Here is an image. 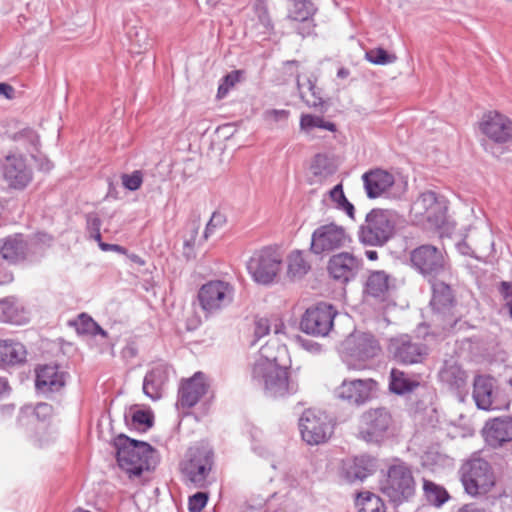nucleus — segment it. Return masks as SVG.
<instances>
[{
  "instance_id": "f257e3e1",
  "label": "nucleus",
  "mask_w": 512,
  "mask_h": 512,
  "mask_svg": "<svg viewBox=\"0 0 512 512\" xmlns=\"http://www.w3.org/2000/svg\"><path fill=\"white\" fill-rule=\"evenodd\" d=\"M280 352H285V349L276 350L274 346L266 344L261 347L251 366L252 382L271 399H285L299 391L297 377L290 373L289 367L279 363Z\"/></svg>"
},
{
  "instance_id": "f03ea898",
  "label": "nucleus",
  "mask_w": 512,
  "mask_h": 512,
  "mask_svg": "<svg viewBox=\"0 0 512 512\" xmlns=\"http://www.w3.org/2000/svg\"><path fill=\"white\" fill-rule=\"evenodd\" d=\"M398 223L399 215L395 211L374 208L359 226L358 240L365 246L382 247L394 237Z\"/></svg>"
},
{
  "instance_id": "7ed1b4c3",
  "label": "nucleus",
  "mask_w": 512,
  "mask_h": 512,
  "mask_svg": "<svg viewBox=\"0 0 512 512\" xmlns=\"http://www.w3.org/2000/svg\"><path fill=\"white\" fill-rule=\"evenodd\" d=\"M117 450L116 457L119 467L129 478L140 476L143 471L154 467V450L150 444L131 439L123 434L114 440Z\"/></svg>"
},
{
  "instance_id": "20e7f679",
  "label": "nucleus",
  "mask_w": 512,
  "mask_h": 512,
  "mask_svg": "<svg viewBox=\"0 0 512 512\" xmlns=\"http://www.w3.org/2000/svg\"><path fill=\"white\" fill-rule=\"evenodd\" d=\"M213 463L214 454L209 447L204 445L190 447L180 463V471L185 483L195 488L206 487Z\"/></svg>"
},
{
  "instance_id": "39448f33",
  "label": "nucleus",
  "mask_w": 512,
  "mask_h": 512,
  "mask_svg": "<svg viewBox=\"0 0 512 512\" xmlns=\"http://www.w3.org/2000/svg\"><path fill=\"white\" fill-rule=\"evenodd\" d=\"M380 490L395 504L408 501L415 493V480L410 467L404 462L390 465L380 481Z\"/></svg>"
},
{
  "instance_id": "423d86ee",
  "label": "nucleus",
  "mask_w": 512,
  "mask_h": 512,
  "mask_svg": "<svg viewBox=\"0 0 512 512\" xmlns=\"http://www.w3.org/2000/svg\"><path fill=\"white\" fill-rule=\"evenodd\" d=\"M459 473L465 492L472 497L486 495L496 484V477L491 465L481 458L465 462Z\"/></svg>"
},
{
  "instance_id": "0eeeda50",
  "label": "nucleus",
  "mask_w": 512,
  "mask_h": 512,
  "mask_svg": "<svg viewBox=\"0 0 512 512\" xmlns=\"http://www.w3.org/2000/svg\"><path fill=\"white\" fill-rule=\"evenodd\" d=\"M483 135L481 145L486 152H493V145L503 146L512 142V119L496 110L485 112L478 122Z\"/></svg>"
},
{
  "instance_id": "6e6552de",
  "label": "nucleus",
  "mask_w": 512,
  "mask_h": 512,
  "mask_svg": "<svg viewBox=\"0 0 512 512\" xmlns=\"http://www.w3.org/2000/svg\"><path fill=\"white\" fill-rule=\"evenodd\" d=\"M411 266L429 282L445 274L449 270L447 256L443 249L423 244L410 252Z\"/></svg>"
},
{
  "instance_id": "1a4fd4ad",
  "label": "nucleus",
  "mask_w": 512,
  "mask_h": 512,
  "mask_svg": "<svg viewBox=\"0 0 512 512\" xmlns=\"http://www.w3.org/2000/svg\"><path fill=\"white\" fill-rule=\"evenodd\" d=\"M0 255L10 264L35 263L44 255V248L36 239L16 233L0 239Z\"/></svg>"
},
{
  "instance_id": "9d476101",
  "label": "nucleus",
  "mask_w": 512,
  "mask_h": 512,
  "mask_svg": "<svg viewBox=\"0 0 512 512\" xmlns=\"http://www.w3.org/2000/svg\"><path fill=\"white\" fill-rule=\"evenodd\" d=\"M334 427L333 419L318 409H306L299 419L301 437L309 445L327 442L334 432Z\"/></svg>"
},
{
  "instance_id": "9b49d317",
  "label": "nucleus",
  "mask_w": 512,
  "mask_h": 512,
  "mask_svg": "<svg viewBox=\"0 0 512 512\" xmlns=\"http://www.w3.org/2000/svg\"><path fill=\"white\" fill-rule=\"evenodd\" d=\"M393 424L390 411L384 407L370 408L359 417L358 438L367 443H381Z\"/></svg>"
},
{
  "instance_id": "f8f14e48",
  "label": "nucleus",
  "mask_w": 512,
  "mask_h": 512,
  "mask_svg": "<svg viewBox=\"0 0 512 512\" xmlns=\"http://www.w3.org/2000/svg\"><path fill=\"white\" fill-rule=\"evenodd\" d=\"M234 287L226 281L211 280L198 291V302L206 317L213 316L228 307L234 299Z\"/></svg>"
},
{
  "instance_id": "ddd939ff",
  "label": "nucleus",
  "mask_w": 512,
  "mask_h": 512,
  "mask_svg": "<svg viewBox=\"0 0 512 512\" xmlns=\"http://www.w3.org/2000/svg\"><path fill=\"white\" fill-rule=\"evenodd\" d=\"M351 242L346 228L335 222L319 225L311 235L310 251L315 255L329 254L340 250Z\"/></svg>"
},
{
  "instance_id": "4468645a",
  "label": "nucleus",
  "mask_w": 512,
  "mask_h": 512,
  "mask_svg": "<svg viewBox=\"0 0 512 512\" xmlns=\"http://www.w3.org/2000/svg\"><path fill=\"white\" fill-rule=\"evenodd\" d=\"M282 268V255L271 247L255 252L247 263V270L253 280L268 285L274 282Z\"/></svg>"
},
{
  "instance_id": "2eb2a0df",
  "label": "nucleus",
  "mask_w": 512,
  "mask_h": 512,
  "mask_svg": "<svg viewBox=\"0 0 512 512\" xmlns=\"http://www.w3.org/2000/svg\"><path fill=\"white\" fill-rule=\"evenodd\" d=\"M336 315L337 311L331 304L318 303L308 308L302 316L301 330L316 337L327 336L333 327Z\"/></svg>"
},
{
  "instance_id": "dca6fc26",
  "label": "nucleus",
  "mask_w": 512,
  "mask_h": 512,
  "mask_svg": "<svg viewBox=\"0 0 512 512\" xmlns=\"http://www.w3.org/2000/svg\"><path fill=\"white\" fill-rule=\"evenodd\" d=\"M389 351L395 360L403 364L421 363L428 355V347L418 337L408 334L392 338Z\"/></svg>"
},
{
  "instance_id": "f3484780",
  "label": "nucleus",
  "mask_w": 512,
  "mask_h": 512,
  "mask_svg": "<svg viewBox=\"0 0 512 512\" xmlns=\"http://www.w3.org/2000/svg\"><path fill=\"white\" fill-rule=\"evenodd\" d=\"M376 390L377 382L371 378L344 379L335 393L340 400L358 407L369 402Z\"/></svg>"
},
{
  "instance_id": "a211bd4d",
  "label": "nucleus",
  "mask_w": 512,
  "mask_h": 512,
  "mask_svg": "<svg viewBox=\"0 0 512 512\" xmlns=\"http://www.w3.org/2000/svg\"><path fill=\"white\" fill-rule=\"evenodd\" d=\"M432 283V299L430 305L435 313L434 321L442 322V329H451L456 324V318L451 313L453 294L449 285L444 282Z\"/></svg>"
},
{
  "instance_id": "6ab92c4d",
  "label": "nucleus",
  "mask_w": 512,
  "mask_h": 512,
  "mask_svg": "<svg viewBox=\"0 0 512 512\" xmlns=\"http://www.w3.org/2000/svg\"><path fill=\"white\" fill-rule=\"evenodd\" d=\"M4 179L11 188L23 190L33 179L32 168L22 155H7L2 162Z\"/></svg>"
},
{
  "instance_id": "aec40b11",
  "label": "nucleus",
  "mask_w": 512,
  "mask_h": 512,
  "mask_svg": "<svg viewBox=\"0 0 512 512\" xmlns=\"http://www.w3.org/2000/svg\"><path fill=\"white\" fill-rule=\"evenodd\" d=\"M362 259L349 252H340L330 257L327 270L329 275L341 283L353 280L362 268Z\"/></svg>"
},
{
  "instance_id": "412c9836",
  "label": "nucleus",
  "mask_w": 512,
  "mask_h": 512,
  "mask_svg": "<svg viewBox=\"0 0 512 512\" xmlns=\"http://www.w3.org/2000/svg\"><path fill=\"white\" fill-rule=\"evenodd\" d=\"M482 433L490 447H502L512 441V418L508 416L493 418L486 422Z\"/></svg>"
},
{
  "instance_id": "4be33fe9",
  "label": "nucleus",
  "mask_w": 512,
  "mask_h": 512,
  "mask_svg": "<svg viewBox=\"0 0 512 512\" xmlns=\"http://www.w3.org/2000/svg\"><path fill=\"white\" fill-rule=\"evenodd\" d=\"M208 384L202 372H196L191 378L182 382L177 404L182 408H191L207 393Z\"/></svg>"
},
{
  "instance_id": "5701e85b",
  "label": "nucleus",
  "mask_w": 512,
  "mask_h": 512,
  "mask_svg": "<svg viewBox=\"0 0 512 512\" xmlns=\"http://www.w3.org/2000/svg\"><path fill=\"white\" fill-rule=\"evenodd\" d=\"M473 399L479 409H499L500 405L496 400L495 380L490 376H477L473 384Z\"/></svg>"
},
{
  "instance_id": "b1692460",
  "label": "nucleus",
  "mask_w": 512,
  "mask_h": 512,
  "mask_svg": "<svg viewBox=\"0 0 512 512\" xmlns=\"http://www.w3.org/2000/svg\"><path fill=\"white\" fill-rule=\"evenodd\" d=\"M367 197L375 199L387 192L395 182L394 176L383 169L376 168L367 171L362 176Z\"/></svg>"
},
{
  "instance_id": "393cba45",
  "label": "nucleus",
  "mask_w": 512,
  "mask_h": 512,
  "mask_svg": "<svg viewBox=\"0 0 512 512\" xmlns=\"http://www.w3.org/2000/svg\"><path fill=\"white\" fill-rule=\"evenodd\" d=\"M169 367L158 364L148 371L143 380V392L152 400H158L163 395L164 386L169 378Z\"/></svg>"
},
{
  "instance_id": "a878e982",
  "label": "nucleus",
  "mask_w": 512,
  "mask_h": 512,
  "mask_svg": "<svg viewBox=\"0 0 512 512\" xmlns=\"http://www.w3.org/2000/svg\"><path fill=\"white\" fill-rule=\"evenodd\" d=\"M65 385V373L57 365H44L37 370L36 387L46 392L59 391Z\"/></svg>"
},
{
  "instance_id": "bb28decb",
  "label": "nucleus",
  "mask_w": 512,
  "mask_h": 512,
  "mask_svg": "<svg viewBox=\"0 0 512 512\" xmlns=\"http://www.w3.org/2000/svg\"><path fill=\"white\" fill-rule=\"evenodd\" d=\"M394 287L389 274L383 270L372 271L367 277L365 292L377 300L385 301Z\"/></svg>"
},
{
  "instance_id": "cd10ccee",
  "label": "nucleus",
  "mask_w": 512,
  "mask_h": 512,
  "mask_svg": "<svg viewBox=\"0 0 512 512\" xmlns=\"http://www.w3.org/2000/svg\"><path fill=\"white\" fill-rule=\"evenodd\" d=\"M25 346L13 339H0V367L16 366L26 361Z\"/></svg>"
},
{
  "instance_id": "c85d7f7f",
  "label": "nucleus",
  "mask_w": 512,
  "mask_h": 512,
  "mask_svg": "<svg viewBox=\"0 0 512 512\" xmlns=\"http://www.w3.org/2000/svg\"><path fill=\"white\" fill-rule=\"evenodd\" d=\"M29 316L23 305L15 297L0 300V321L14 325L26 324Z\"/></svg>"
},
{
  "instance_id": "c756f323",
  "label": "nucleus",
  "mask_w": 512,
  "mask_h": 512,
  "mask_svg": "<svg viewBox=\"0 0 512 512\" xmlns=\"http://www.w3.org/2000/svg\"><path fill=\"white\" fill-rule=\"evenodd\" d=\"M352 342L349 340L348 343ZM354 347L351 348V356L361 361L373 358L380 352V346L375 337L368 333H362L353 338Z\"/></svg>"
},
{
  "instance_id": "7c9ffc66",
  "label": "nucleus",
  "mask_w": 512,
  "mask_h": 512,
  "mask_svg": "<svg viewBox=\"0 0 512 512\" xmlns=\"http://www.w3.org/2000/svg\"><path fill=\"white\" fill-rule=\"evenodd\" d=\"M292 1V8L289 11L288 17L293 21H298L307 25V31L301 32L303 37L311 35L315 26L312 20V16L315 12L313 3L308 0Z\"/></svg>"
},
{
  "instance_id": "2f4dec72",
  "label": "nucleus",
  "mask_w": 512,
  "mask_h": 512,
  "mask_svg": "<svg viewBox=\"0 0 512 512\" xmlns=\"http://www.w3.org/2000/svg\"><path fill=\"white\" fill-rule=\"evenodd\" d=\"M439 378L443 383L453 389H461L467 382L466 372L452 360L445 361L439 372Z\"/></svg>"
},
{
  "instance_id": "473e14b6",
  "label": "nucleus",
  "mask_w": 512,
  "mask_h": 512,
  "mask_svg": "<svg viewBox=\"0 0 512 512\" xmlns=\"http://www.w3.org/2000/svg\"><path fill=\"white\" fill-rule=\"evenodd\" d=\"M344 471L349 482L363 481L374 472V463L368 457H356L346 464Z\"/></svg>"
},
{
  "instance_id": "72a5a7b5",
  "label": "nucleus",
  "mask_w": 512,
  "mask_h": 512,
  "mask_svg": "<svg viewBox=\"0 0 512 512\" xmlns=\"http://www.w3.org/2000/svg\"><path fill=\"white\" fill-rule=\"evenodd\" d=\"M418 378L399 370L392 369L390 372L389 389L397 395H403L414 391L419 387Z\"/></svg>"
},
{
  "instance_id": "f704fd0d",
  "label": "nucleus",
  "mask_w": 512,
  "mask_h": 512,
  "mask_svg": "<svg viewBox=\"0 0 512 512\" xmlns=\"http://www.w3.org/2000/svg\"><path fill=\"white\" fill-rule=\"evenodd\" d=\"M127 37L130 41V49L132 53L140 54L148 50L151 46V38L148 30L139 25L128 28Z\"/></svg>"
},
{
  "instance_id": "c9c22d12",
  "label": "nucleus",
  "mask_w": 512,
  "mask_h": 512,
  "mask_svg": "<svg viewBox=\"0 0 512 512\" xmlns=\"http://www.w3.org/2000/svg\"><path fill=\"white\" fill-rule=\"evenodd\" d=\"M70 325L75 327L79 335H88L93 337L100 335L103 338H106L108 335L107 332L86 313L79 314L75 320L70 321Z\"/></svg>"
},
{
  "instance_id": "e433bc0d",
  "label": "nucleus",
  "mask_w": 512,
  "mask_h": 512,
  "mask_svg": "<svg viewBox=\"0 0 512 512\" xmlns=\"http://www.w3.org/2000/svg\"><path fill=\"white\" fill-rule=\"evenodd\" d=\"M494 242L488 233L486 234V239L484 242L476 243L474 247H472L465 239L458 242L456 244L457 251L464 255L469 256L475 259H480L481 257L478 255V253H491L493 251Z\"/></svg>"
},
{
  "instance_id": "4c0bfd02",
  "label": "nucleus",
  "mask_w": 512,
  "mask_h": 512,
  "mask_svg": "<svg viewBox=\"0 0 512 512\" xmlns=\"http://www.w3.org/2000/svg\"><path fill=\"white\" fill-rule=\"evenodd\" d=\"M287 262V273L291 278H301L310 270V264L299 250L292 251L287 258Z\"/></svg>"
},
{
  "instance_id": "58836bf2",
  "label": "nucleus",
  "mask_w": 512,
  "mask_h": 512,
  "mask_svg": "<svg viewBox=\"0 0 512 512\" xmlns=\"http://www.w3.org/2000/svg\"><path fill=\"white\" fill-rule=\"evenodd\" d=\"M297 86L301 98L311 108H319L323 106V100L317 91L315 84L307 79L305 83H302L300 79L297 80Z\"/></svg>"
},
{
  "instance_id": "ea45409f",
  "label": "nucleus",
  "mask_w": 512,
  "mask_h": 512,
  "mask_svg": "<svg viewBox=\"0 0 512 512\" xmlns=\"http://www.w3.org/2000/svg\"><path fill=\"white\" fill-rule=\"evenodd\" d=\"M423 488L428 502L434 506L440 507L449 499L448 492L431 481H424Z\"/></svg>"
},
{
  "instance_id": "a19ab883",
  "label": "nucleus",
  "mask_w": 512,
  "mask_h": 512,
  "mask_svg": "<svg viewBox=\"0 0 512 512\" xmlns=\"http://www.w3.org/2000/svg\"><path fill=\"white\" fill-rule=\"evenodd\" d=\"M300 128L305 132H310L314 128H320L331 132L336 131V125L325 121L321 116L303 114L300 118Z\"/></svg>"
},
{
  "instance_id": "79ce46f5",
  "label": "nucleus",
  "mask_w": 512,
  "mask_h": 512,
  "mask_svg": "<svg viewBox=\"0 0 512 512\" xmlns=\"http://www.w3.org/2000/svg\"><path fill=\"white\" fill-rule=\"evenodd\" d=\"M442 202H444V199L438 197L435 192L426 191L422 193L419 196V198L414 202L412 210L415 212L416 215L421 216L434 205H438Z\"/></svg>"
},
{
  "instance_id": "37998d69",
  "label": "nucleus",
  "mask_w": 512,
  "mask_h": 512,
  "mask_svg": "<svg viewBox=\"0 0 512 512\" xmlns=\"http://www.w3.org/2000/svg\"><path fill=\"white\" fill-rule=\"evenodd\" d=\"M447 206L445 201L434 205L421 215L422 219L427 221L431 227H441L446 220Z\"/></svg>"
},
{
  "instance_id": "c03bdc74",
  "label": "nucleus",
  "mask_w": 512,
  "mask_h": 512,
  "mask_svg": "<svg viewBox=\"0 0 512 512\" xmlns=\"http://www.w3.org/2000/svg\"><path fill=\"white\" fill-rule=\"evenodd\" d=\"M360 505L359 512H386L382 499L370 492L365 493Z\"/></svg>"
},
{
  "instance_id": "a18cd8bd",
  "label": "nucleus",
  "mask_w": 512,
  "mask_h": 512,
  "mask_svg": "<svg viewBox=\"0 0 512 512\" xmlns=\"http://www.w3.org/2000/svg\"><path fill=\"white\" fill-rule=\"evenodd\" d=\"M366 59L376 65H386L395 62L396 56L389 54L383 48L370 49L365 54Z\"/></svg>"
},
{
  "instance_id": "49530a36",
  "label": "nucleus",
  "mask_w": 512,
  "mask_h": 512,
  "mask_svg": "<svg viewBox=\"0 0 512 512\" xmlns=\"http://www.w3.org/2000/svg\"><path fill=\"white\" fill-rule=\"evenodd\" d=\"M242 72L239 70L232 71L222 78V81L218 87L217 97L222 99L226 97L230 89L240 81Z\"/></svg>"
},
{
  "instance_id": "de8ad7c7",
  "label": "nucleus",
  "mask_w": 512,
  "mask_h": 512,
  "mask_svg": "<svg viewBox=\"0 0 512 512\" xmlns=\"http://www.w3.org/2000/svg\"><path fill=\"white\" fill-rule=\"evenodd\" d=\"M254 10L258 23L263 28L261 33H269L273 29V24L266 5L262 1H258L254 6Z\"/></svg>"
},
{
  "instance_id": "09e8293b",
  "label": "nucleus",
  "mask_w": 512,
  "mask_h": 512,
  "mask_svg": "<svg viewBox=\"0 0 512 512\" xmlns=\"http://www.w3.org/2000/svg\"><path fill=\"white\" fill-rule=\"evenodd\" d=\"M132 424L137 429L147 430L153 425V416L150 412L137 410L132 414Z\"/></svg>"
},
{
  "instance_id": "8fccbe9b",
  "label": "nucleus",
  "mask_w": 512,
  "mask_h": 512,
  "mask_svg": "<svg viewBox=\"0 0 512 512\" xmlns=\"http://www.w3.org/2000/svg\"><path fill=\"white\" fill-rule=\"evenodd\" d=\"M121 178L123 186L130 191L138 190L143 182L142 173L138 170L132 174H123Z\"/></svg>"
},
{
  "instance_id": "3c124183",
  "label": "nucleus",
  "mask_w": 512,
  "mask_h": 512,
  "mask_svg": "<svg viewBox=\"0 0 512 512\" xmlns=\"http://www.w3.org/2000/svg\"><path fill=\"white\" fill-rule=\"evenodd\" d=\"M208 501V494L205 492H197L189 497L188 509L189 512H201L206 506Z\"/></svg>"
},
{
  "instance_id": "603ef678",
  "label": "nucleus",
  "mask_w": 512,
  "mask_h": 512,
  "mask_svg": "<svg viewBox=\"0 0 512 512\" xmlns=\"http://www.w3.org/2000/svg\"><path fill=\"white\" fill-rule=\"evenodd\" d=\"M198 234V225L193 223L190 238L184 241L183 255L187 260L195 258L194 246L196 242V236Z\"/></svg>"
},
{
  "instance_id": "864d4df0",
  "label": "nucleus",
  "mask_w": 512,
  "mask_h": 512,
  "mask_svg": "<svg viewBox=\"0 0 512 512\" xmlns=\"http://www.w3.org/2000/svg\"><path fill=\"white\" fill-rule=\"evenodd\" d=\"M87 228L91 233V237L99 243L101 241V220L96 214H89L87 216Z\"/></svg>"
},
{
  "instance_id": "5fc2aeb1",
  "label": "nucleus",
  "mask_w": 512,
  "mask_h": 512,
  "mask_svg": "<svg viewBox=\"0 0 512 512\" xmlns=\"http://www.w3.org/2000/svg\"><path fill=\"white\" fill-rule=\"evenodd\" d=\"M270 332V324L268 319L259 318L255 320L254 324V336L256 340L261 339L262 337L268 335Z\"/></svg>"
},
{
  "instance_id": "6e6d98bb",
  "label": "nucleus",
  "mask_w": 512,
  "mask_h": 512,
  "mask_svg": "<svg viewBox=\"0 0 512 512\" xmlns=\"http://www.w3.org/2000/svg\"><path fill=\"white\" fill-rule=\"evenodd\" d=\"M224 222V217L220 213H213L209 222L206 225L203 238L207 240L211 233H213L214 229Z\"/></svg>"
},
{
  "instance_id": "4d7b16f0",
  "label": "nucleus",
  "mask_w": 512,
  "mask_h": 512,
  "mask_svg": "<svg viewBox=\"0 0 512 512\" xmlns=\"http://www.w3.org/2000/svg\"><path fill=\"white\" fill-rule=\"evenodd\" d=\"M501 293L505 300V306L507 307L510 317L512 318V283L502 282Z\"/></svg>"
},
{
  "instance_id": "13d9d810",
  "label": "nucleus",
  "mask_w": 512,
  "mask_h": 512,
  "mask_svg": "<svg viewBox=\"0 0 512 512\" xmlns=\"http://www.w3.org/2000/svg\"><path fill=\"white\" fill-rule=\"evenodd\" d=\"M52 414V406L47 403H39L34 408V415L40 419L45 420Z\"/></svg>"
},
{
  "instance_id": "bf43d9fd",
  "label": "nucleus",
  "mask_w": 512,
  "mask_h": 512,
  "mask_svg": "<svg viewBox=\"0 0 512 512\" xmlns=\"http://www.w3.org/2000/svg\"><path fill=\"white\" fill-rule=\"evenodd\" d=\"M331 199L337 203V207L341 205V203L346 200V196L343 191L342 184H337L330 191Z\"/></svg>"
},
{
  "instance_id": "052dcab7",
  "label": "nucleus",
  "mask_w": 512,
  "mask_h": 512,
  "mask_svg": "<svg viewBox=\"0 0 512 512\" xmlns=\"http://www.w3.org/2000/svg\"><path fill=\"white\" fill-rule=\"evenodd\" d=\"M457 512H491L484 507H481L475 503L465 504L460 507Z\"/></svg>"
},
{
  "instance_id": "680f3d73",
  "label": "nucleus",
  "mask_w": 512,
  "mask_h": 512,
  "mask_svg": "<svg viewBox=\"0 0 512 512\" xmlns=\"http://www.w3.org/2000/svg\"><path fill=\"white\" fill-rule=\"evenodd\" d=\"M98 245L103 251H114L121 254H124L126 252V249L124 247L117 244H108L100 241Z\"/></svg>"
},
{
  "instance_id": "e2e57ef3",
  "label": "nucleus",
  "mask_w": 512,
  "mask_h": 512,
  "mask_svg": "<svg viewBox=\"0 0 512 512\" xmlns=\"http://www.w3.org/2000/svg\"><path fill=\"white\" fill-rule=\"evenodd\" d=\"M339 209L345 211V213L351 218L355 219V208L352 203H350L347 199L344 200L340 206H338Z\"/></svg>"
},
{
  "instance_id": "0e129e2a",
  "label": "nucleus",
  "mask_w": 512,
  "mask_h": 512,
  "mask_svg": "<svg viewBox=\"0 0 512 512\" xmlns=\"http://www.w3.org/2000/svg\"><path fill=\"white\" fill-rule=\"evenodd\" d=\"M15 90L14 88L7 83H0V95H3L7 99H12L14 97Z\"/></svg>"
},
{
  "instance_id": "69168bd1",
  "label": "nucleus",
  "mask_w": 512,
  "mask_h": 512,
  "mask_svg": "<svg viewBox=\"0 0 512 512\" xmlns=\"http://www.w3.org/2000/svg\"><path fill=\"white\" fill-rule=\"evenodd\" d=\"M266 116L278 121L280 119L287 118L288 112L286 110H270L266 112Z\"/></svg>"
},
{
  "instance_id": "338daca9",
  "label": "nucleus",
  "mask_w": 512,
  "mask_h": 512,
  "mask_svg": "<svg viewBox=\"0 0 512 512\" xmlns=\"http://www.w3.org/2000/svg\"><path fill=\"white\" fill-rule=\"evenodd\" d=\"M10 387L5 378L0 377V399L9 393Z\"/></svg>"
},
{
  "instance_id": "774afa93",
  "label": "nucleus",
  "mask_w": 512,
  "mask_h": 512,
  "mask_svg": "<svg viewBox=\"0 0 512 512\" xmlns=\"http://www.w3.org/2000/svg\"><path fill=\"white\" fill-rule=\"evenodd\" d=\"M365 255H366V257H367L369 260H371V261H375V260H377V259H378V253H377V251H375V250H367V251L365 252Z\"/></svg>"
}]
</instances>
